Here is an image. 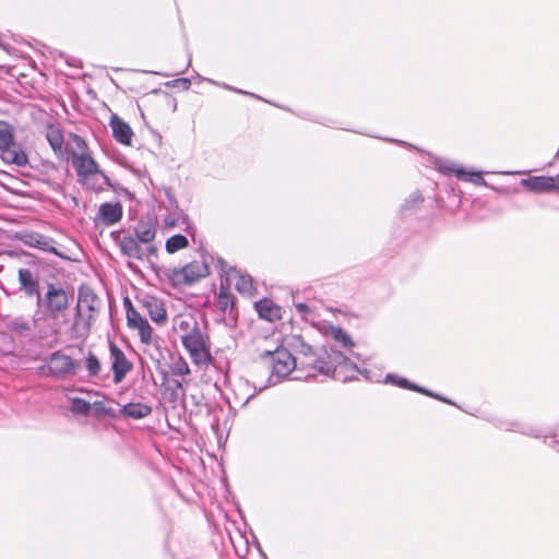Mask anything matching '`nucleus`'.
<instances>
[{"label":"nucleus","instance_id":"obj_21","mask_svg":"<svg viewBox=\"0 0 559 559\" xmlns=\"http://www.w3.org/2000/svg\"><path fill=\"white\" fill-rule=\"evenodd\" d=\"M143 307L146 309L153 322L162 324L166 321V309L159 299L152 296H147L143 300Z\"/></svg>","mask_w":559,"mask_h":559},{"label":"nucleus","instance_id":"obj_12","mask_svg":"<svg viewBox=\"0 0 559 559\" xmlns=\"http://www.w3.org/2000/svg\"><path fill=\"white\" fill-rule=\"evenodd\" d=\"M123 215V209L120 202H104L99 205L98 213L94 218L95 224L98 221L105 226H111L119 223Z\"/></svg>","mask_w":559,"mask_h":559},{"label":"nucleus","instance_id":"obj_2","mask_svg":"<svg viewBox=\"0 0 559 559\" xmlns=\"http://www.w3.org/2000/svg\"><path fill=\"white\" fill-rule=\"evenodd\" d=\"M255 364L269 370L265 383L258 389L259 393L286 380L298 366L297 359L283 346L260 353Z\"/></svg>","mask_w":559,"mask_h":559},{"label":"nucleus","instance_id":"obj_33","mask_svg":"<svg viewBox=\"0 0 559 559\" xmlns=\"http://www.w3.org/2000/svg\"><path fill=\"white\" fill-rule=\"evenodd\" d=\"M19 278L22 287L32 295L35 292V282L33 281V274L29 270L20 269Z\"/></svg>","mask_w":559,"mask_h":559},{"label":"nucleus","instance_id":"obj_42","mask_svg":"<svg viewBox=\"0 0 559 559\" xmlns=\"http://www.w3.org/2000/svg\"><path fill=\"white\" fill-rule=\"evenodd\" d=\"M148 246L143 249L144 250V253H145V257H148V255H155L156 252H157V249L154 245L152 243H147Z\"/></svg>","mask_w":559,"mask_h":559},{"label":"nucleus","instance_id":"obj_43","mask_svg":"<svg viewBox=\"0 0 559 559\" xmlns=\"http://www.w3.org/2000/svg\"><path fill=\"white\" fill-rule=\"evenodd\" d=\"M549 445L550 447H557L559 449V442L552 437L550 442H549Z\"/></svg>","mask_w":559,"mask_h":559},{"label":"nucleus","instance_id":"obj_30","mask_svg":"<svg viewBox=\"0 0 559 559\" xmlns=\"http://www.w3.org/2000/svg\"><path fill=\"white\" fill-rule=\"evenodd\" d=\"M331 334L334 341L340 343L342 346L347 348H352L354 346L350 335L341 326H332Z\"/></svg>","mask_w":559,"mask_h":559},{"label":"nucleus","instance_id":"obj_48","mask_svg":"<svg viewBox=\"0 0 559 559\" xmlns=\"http://www.w3.org/2000/svg\"><path fill=\"white\" fill-rule=\"evenodd\" d=\"M177 388H181V383L179 381L176 382Z\"/></svg>","mask_w":559,"mask_h":559},{"label":"nucleus","instance_id":"obj_14","mask_svg":"<svg viewBox=\"0 0 559 559\" xmlns=\"http://www.w3.org/2000/svg\"><path fill=\"white\" fill-rule=\"evenodd\" d=\"M157 219L147 215L142 217L134 227V238L142 243H152L156 237Z\"/></svg>","mask_w":559,"mask_h":559},{"label":"nucleus","instance_id":"obj_4","mask_svg":"<svg viewBox=\"0 0 559 559\" xmlns=\"http://www.w3.org/2000/svg\"><path fill=\"white\" fill-rule=\"evenodd\" d=\"M74 142L76 143L78 148L81 150L80 154L74 151L71 153L72 166L76 171L79 181L82 179H88L90 176L100 175L104 183H106L108 187H112L109 177L99 169L96 160L86 153L87 145L84 139L75 134Z\"/></svg>","mask_w":559,"mask_h":559},{"label":"nucleus","instance_id":"obj_27","mask_svg":"<svg viewBox=\"0 0 559 559\" xmlns=\"http://www.w3.org/2000/svg\"><path fill=\"white\" fill-rule=\"evenodd\" d=\"M37 250L53 253L61 259H68V257L61 253L57 247V242L50 237L37 234Z\"/></svg>","mask_w":559,"mask_h":559},{"label":"nucleus","instance_id":"obj_20","mask_svg":"<svg viewBox=\"0 0 559 559\" xmlns=\"http://www.w3.org/2000/svg\"><path fill=\"white\" fill-rule=\"evenodd\" d=\"M497 426L501 429L508 431H516L525 436L534 437V438H545V442L547 441V436L544 435L543 430L534 427L532 425L522 424L519 421H501L497 424Z\"/></svg>","mask_w":559,"mask_h":559},{"label":"nucleus","instance_id":"obj_16","mask_svg":"<svg viewBox=\"0 0 559 559\" xmlns=\"http://www.w3.org/2000/svg\"><path fill=\"white\" fill-rule=\"evenodd\" d=\"M167 199L170 203V205L175 209V213H169L164 218L165 227L171 228L175 227L181 222V224L186 225V230L190 228V221L188 215L179 209L178 202L175 199V197L171 194L170 189L166 190Z\"/></svg>","mask_w":559,"mask_h":559},{"label":"nucleus","instance_id":"obj_5","mask_svg":"<svg viewBox=\"0 0 559 559\" xmlns=\"http://www.w3.org/2000/svg\"><path fill=\"white\" fill-rule=\"evenodd\" d=\"M44 308V314L50 319H57L63 314L69 307V295L61 284L48 283L43 300L37 289V307Z\"/></svg>","mask_w":559,"mask_h":559},{"label":"nucleus","instance_id":"obj_24","mask_svg":"<svg viewBox=\"0 0 559 559\" xmlns=\"http://www.w3.org/2000/svg\"><path fill=\"white\" fill-rule=\"evenodd\" d=\"M1 157L3 160L17 166H23L27 163V156L24 152L16 150L14 143L7 147H0Z\"/></svg>","mask_w":559,"mask_h":559},{"label":"nucleus","instance_id":"obj_7","mask_svg":"<svg viewBox=\"0 0 559 559\" xmlns=\"http://www.w3.org/2000/svg\"><path fill=\"white\" fill-rule=\"evenodd\" d=\"M209 274L210 269L206 262L193 261L181 269L169 270L167 275L173 286H180L191 285Z\"/></svg>","mask_w":559,"mask_h":559},{"label":"nucleus","instance_id":"obj_29","mask_svg":"<svg viewBox=\"0 0 559 559\" xmlns=\"http://www.w3.org/2000/svg\"><path fill=\"white\" fill-rule=\"evenodd\" d=\"M189 246L188 238L182 234H176L166 240L165 249L168 253H175Z\"/></svg>","mask_w":559,"mask_h":559},{"label":"nucleus","instance_id":"obj_19","mask_svg":"<svg viewBox=\"0 0 559 559\" xmlns=\"http://www.w3.org/2000/svg\"><path fill=\"white\" fill-rule=\"evenodd\" d=\"M254 309L258 312L259 318L269 322H275L282 317L281 307L267 298L255 301Z\"/></svg>","mask_w":559,"mask_h":559},{"label":"nucleus","instance_id":"obj_25","mask_svg":"<svg viewBox=\"0 0 559 559\" xmlns=\"http://www.w3.org/2000/svg\"><path fill=\"white\" fill-rule=\"evenodd\" d=\"M423 202L424 198L421 193L418 190H415L404 200L400 207V212L403 216H409L420 207Z\"/></svg>","mask_w":559,"mask_h":559},{"label":"nucleus","instance_id":"obj_36","mask_svg":"<svg viewBox=\"0 0 559 559\" xmlns=\"http://www.w3.org/2000/svg\"><path fill=\"white\" fill-rule=\"evenodd\" d=\"M80 182L86 185L88 189L94 191H102L104 190L105 186L108 187L106 183H104L100 175L90 176L88 179H82Z\"/></svg>","mask_w":559,"mask_h":559},{"label":"nucleus","instance_id":"obj_17","mask_svg":"<svg viewBox=\"0 0 559 559\" xmlns=\"http://www.w3.org/2000/svg\"><path fill=\"white\" fill-rule=\"evenodd\" d=\"M46 139L58 157L64 158L68 155V151L63 146V133L59 127L48 124L46 128Z\"/></svg>","mask_w":559,"mask_h":559},{"label":"nucleus","instance_id":"obj_50","mask_svg":"<svg viewBox=\"0 0 559 559\" xmlns=\"http://www.w3.org/2000/svg\"><path fill=\"white\" fill-rule=\"evenodd\" d=\"M500 174L509 175L510 173L509 171H501Z\"/></svg>","mask_w":559,"mask_h":559},{"label":"nucleus","instance_id":"obj_9","mask_svg":"<svg viewBox=\"0 0 559 559\" xmlns=\"http://www.w3.org/2000/svg\"><path fill=\"white\" fill-rule=\"evenodd\" d=\"M109 352L111 357V370L114 374V383H120L126 376L132 370V362L129 361L123 350L114 342H109Z\"/></svg>","mask_w":559,"mask_h":559},{"label":"nucleus","instance_id":"obj_11","mask_svg":"<svg viewBox=\"0 0 559 559\" xmlns=\"http://www.w3.org/2000/svg\"><path fill=\"white\" fill-rule=\"evenodd\" d=\"M127 323L130 329H136L139 331L142 343H151L153 329L147 320L133 308L132 302H129V307H127Z\"/></svg>","mask_w":559,"mask_h":559},{"label":"nucleus","instance_id":"obj_8","mask_svg":"<svg viewBox=\"0 0 559 559\" xmlns=\"http://www.w3.org/2000/svg\"><path fill=\"white\" fill-rule=\"evenodd\" d=\"M436 168L443 175L454 174L455 177L460 180L468 181L477 186L488 187V183L484 179L481 171L467 170L464 167L459 166L454 162L439 158L436 160Z\"/></svg>","mask_w":559,"mask_h":559},{"label":"nucleus","instance_id":"obj_15","mask_svg":"<svg viewBox=\"0 0 559 559\" xmlns=\"http://www.w3.org/2000/svg\"><path fill=\"white\" fill-rule=\"evenodd\" d=\"M109 126L112 130L114 139L122 145H131L133 131L131 127L122 120L118 115L110 116Z\"/></svg>","mask_w":559,"mask_h":559},{"label":"nucleus","instance_id":"obj_38","mask_svg":"<svg viewBox=\"0 0 559 559\" xmlns=\"http://www.w3.org/2000/svg\"><path fill=\"white\" fill-rule=\"evenodd\" d=\"M198 323L197 320H194L193 318H190V319H181L178 323H177V326L175 328L176 330H179L182 332V334H189L191 331H192V328L193 325Z\"/></svg>","mask_w":559,"mask_h":559},{"label":"nucleus","instance_id":"obj_28","mask_svg":"<svg viewBox=\"0 0 559 559\" xmlns=\"http://www.w3.org/2000/svg\"><path fill=\"white\" fill-rule=\"evenodd\" d=\"M234 304H235L234 296L230 294L228 288L221 286L219 293L217 295V300H216L217 309L221 312L226 313L227 310H233Z\"/></svg>","mask_w":559,"mask_h":559},{"label":"nucleus","instance_id":"obj_23","mask_svg":"<svg viewBox=\"0 0 559 559\" xmlns=\"http://www.w3.org/2000/svg\"><path fill=\"white\" fill-rule=\"evenodd\" d=\"M120 415L131 419H142L152 413V407L144 403L130 402L120 408Z\"/></svg>","mask_w":559,"mask_h":559},{"label":"nucleus","instance_id":"obj_45","mask_svg":"<svg viewBox=\"0 0 559 559\" xmlns=\"http://www.w3.org/2000/svg\"><path fill=\"white\" fill-rule=\"evenodd\" d=\"M129 302H131V301H130V299H129V298H126V299H124V307H126V308H127V307H129Z\"/></svg>","mask_w":559,"mask_h":559},{"label":"nucleus","instance_id":"obj_32","mask_svg":"<svg viewBox=\"0 0 559 559\" xmlns=\"http://www.w3.org/2000/svg\"><path fill=\"white\" fill-rule=\"evenodd\" d=\"M92 408V404L82 399V397H73L71 400L70 409L73 414L76 415H87Z\"/></svg>","mask_w":559,"mask_h":559},{"label":"nucleus","instance_id":"obj_46","mask_svg":"<svg viewBox=\"0 0 559 559\" xmlns=\"http://www.w3.org/2000/svg\"><path fill=\"white\" fill-rule=\"evenodd\" d=\"M152 93L158 94V93H160V90H153Z\"/></svg>","mask_w":559,"mask_h":559},{"label":"nucleus","instance_id":"obj_6","mask_svg":"<svg viewBox=\"0 0 559 559\" xmlns=\"http://www.w3.org/2000/svg\"><path fill=\"white\" fill-rule=\"evenodd\" d=\"M80 368V360L73 359L61 350H56L49 355L41 370L46 376L53 379L67 380L75 376Z\"/></svg>","mask_w":559,"mask_h":559},{"label":"nucleus","instance_id":"obj_41","mask_svg":"<svg viewBox=\"0 0 559 559\" xmlns=\"http://www.w3.org/2000/svg\"><path fill=\"white\" fill-rule=\"evenodd\" d=\"M296 309H297L298 313L301 316H306L311 311L310 307L305 302L297 304Z\"/></svg>","mask_w":559,"mask_h":559},{"label":"nucleus","instance_id":"obj_10","mask_svg":"<svg viewBox=\"0 0 559 559\" xmlns=\"http://www.w3.org/2000/svg\"><path fill=\"white\" fill-rule=\"evenodd\" d=\"M384 383H389L392 385H396L402 389L411 390L414 392L421 393L424 395L433 397L436 400H439L441 402H444L450 405H455L451 400L442 396L441 394L435 393L424 386L418 385L417 383L411 382L408 379L404 377H400L395 373H388L384 378Z\"/></svg>","mask_w":559,"mask_h":559},{"label":"nucleus","instance_id":"obj_40","mask_svg":"<svg viewBox=\"0 0 559 559\" xmlns=\"http://www.w3.org/2000/svg\"><path fill=\"white\" fill-rule=\"evenodd\" d=\"M219 86H222L223 88L225 90H228V91H233V92H236L238 94H243V95H248V96H251V97H255V98H259V96H257L255 94L253 93H250V92H246L243 90H240V88H237V87H233L226 83H223V84H218Z\"/></svg>","mask_w":559,"mask_h":559},{"label":"nucleus","instance_id":"obj_3","mask_svg":"<svg viewBox=\"0 0 559 559\" xmlns=\"http://www.w3.org/2000/svg\"><path fill=\"white\" fill-rule=\"evenodd\" d=\"M180 340L194 365L207 367L212 364L210 337L201 331L199 323L193 325L189 334H181Z\"/></svg>","mask_w":559,"mask_h":559},{"label":"nucleus","instance_id":"obj_34","mask_svg":"<svg viewBox=\"0 0 559 559\" xmlns=\"http://www.w3.org/2000/svg\"><path fill=\"white\" fill-rule=\"evenodd\" d=\"M88 376L94 378L97 377L100 372V361L97 356L93 352H88L85 362Z\"/></svg>","mask_w":559,"mask_h":559},{"label":"nucleus","instance_id":"obj_37","mask_svg":"<svg viewBox=\"0 0 559 559\" xmlns=\"http://www.w3.org/2000/svg\"><path fill=\"white\" fill-rule=\"evenodd\" d=\"M92 407L94 408L96 415H105V416L115 417L114 409L111 407L106 406L103 401H95L92 404Z\"/></svg>","mask_w":559,"mask_h":559},{"label":"nucleus","instance_id":"obj_26","mask_svg":"<svg viewBox=\"0 0 559 559\" xmlns=\"http://www.w3.org/2000/svg\"><path fill=\"white\" fill-rule=\"evenodd\" d=\"M98 301L97 295L90 288H80L78 308L85 307L88 311L96 310V302Z\"/></svg>","mask_w":559,"mask_h":559},{"label":"nucleus","instance_id":"obj_47","mask_svg":"<svg viewBox=\"0 0 559 559\" xmlns=\"http://www.w3.org/2000/svg\"><path fill=\"white\" fill-rule=\"evenodd\" d=\"M173 103H174V110H176V107H177V103L175 99H173Z\"/></svg>","mask_w":559,"mask_h":559},{"label":"nucleus","instance_id":"obj_22","mask_svg":"<svg viewBox=\"0 0 559 559\" xmlns=\"http://www.w3.org/2000/svg\"><path fill=\"white\" fill-rule=\"evenodd\" d=\"M139 242L140 241L132 236H124L119 242L121 253L130 259L142 261L145 253Z\"/></svg>","mask_w":559,"mask_h":559},{"label":"nucleus","instance_id":"obj_18","mask_svg":"<svg viewBox=\"0 0 559 559\" xmlns=\"http://www.w3.org/2000/svg\"><path fill=\"white\" fill-rule=\"evenodd\" d=\"M228 281H233L235 288L241 294H250L253 287V280L248 274H242L240 270L235 266H230L226 271Z\"/></svg>","mask_w":559,"mask_h":559},{"label":"nucleus","instance_id":"obj_44","mask_svg":"<svg viewBox=\"0 0 559 559\" xmlns=\"http://www.w3.org/2000/svg\"><path fill=\"white\" fill-rule=\"evenodd\" d=\"M385 141H388V142H395V143L404 144V145H408V144H407V143H405V142L397 141V140H394V139H385Z\"/></svg>","mask_w":559,"mask_h":559},{"label":"nucleus","instance_id":"obj_31","mask_svg":"<svg viewBox=\"0 0 559 559\" xmlns=\"http://www.w3.org/2000/svg\"><path fill=\"white\" fill-rule=\"evenodd\" d=\"M170 371L174 376H187L190 373V368L187 360L179 355L176 358H173Z\"/></svg>","mask_w":559,"mask_h":559},{"label":"nucleus","instance_id":"obj_35","mask_svg":"<svg viewBox=\"0 0 559 559\" xmlns=\"http://www.w3.org/2000/svg\"><path fill=\"white\" fill-rule=\"evenodd\" d=\"M11 144H13L11 127L5 122H0V147H7Z\"/></svg>","mask_w":559,"mask_h":559},{"label":"nucleus","instance_id":"obj_13","mask_svg":"<svg viewBox=\"0 0 559 559\" xmlns=\"http://www.w3.org/2000/svg\"><path fill=\"white\" fill-rule=\"evenodd\" d=\"M521 185L528 191L543 193L551 190H559V181L550 176H535L521 180Z\"/></svg>","mask_w":559,"mask_h":559},{"label":"nucleus","instance_id":"obj_39","mask_svg":"<svg viewBox=\"0 0 559 559\" xmlns=\"http://www.w3.org/2000/svg\"><path fill=\"white\" fill-rule=\"evenodd\" d=\"M166 86L180 87L182 91H188L191 86V80L188 78H179L165 83Z\"/></svg>","mask_w":559,"mask_h":559},{"label":"nucleus","instance_id":"obj_49","mask_svg":"<svg viewBox=\"0 0 559 559\" xmlns=\"http://www.w3.org/2000/svg\"><path fill=\"white\" fill-rule=\"evenodd\" d=\"M314 377V373H308L306 378Z\"/></svg>","mask_w":559,"mask_h":559},{"label":"nucleus","instance_id":"obj_1","mask_svg":"<svg viewBox=\"0 0 559 559\" xmlns=\"http://www.w3.org/2000/svg\"><path fill=\"white\" fill-rule=\"evenodd\" d=\"M300 341V353L306 357H312L307 362H300L301 368H311L318 373L333 378L335 380L347 382L357 379L355 373H360L368 378L369 371L367 369H359L358 366L350 360L349 357L334 347L322 346L318 350Z\"/></svg>","mask_w":559,"mask_h":559}]
</instances>
